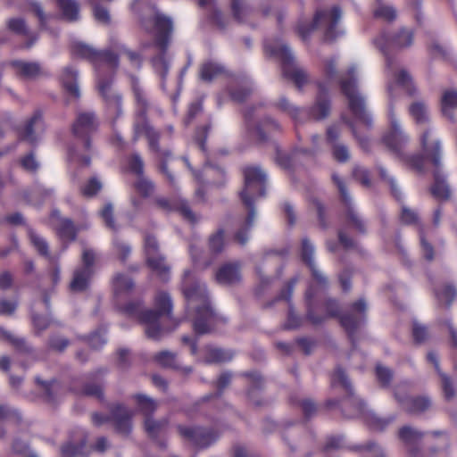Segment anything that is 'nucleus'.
<instances>
[{
  "mask_svg": "<svg viewBox=\"0 0 457 457\" xmlns=\"http://www.w3.org/2000/svg\"><path fill=\"white\" fill-rule=\"evenodd\" d=\"M112 421L118 433L129 435L132 428L134 412L124 404L117 403L110 408Z\"/></svg>",
  "mask_w": 457,
  "mask_h": 457,
  "instance_id": "23",
  "label": "nucleus"
},
{
  "mask_svg": "<svg viewBox=\"0 0 457 457\" xmlns=\"http://www.w3.org/2000/svg\"><path fill=\"white\" fill-rule=\"evenodd\" d=\"M341 16L342 12L338 6L317 11L312 22L297 25V32L303 40H306L312 31L319 29L323 31L324 40L331 42L339 35L337 26Z\"/></svg>",
  "mask_w": 457,
  "mask_h": 457,
  "instance_id": "6",
  "label": "nucleus"
},
{
  "mask_svg": "<svg viewBox=\"0 0 457 457\" xmlns=\"http://www.w3.org/2000/svg\"><path fill=\"white\" fill-rule=\"evenodd\" d=\"M435 295L440 304L445 303L449 308L455 298L456 290L452 286H445L442 290H436Z\"/></svg>",
  "mask_w": 457,
  "mask_h": 457,
  "instance_id": "59",
  "label": "nucleus"
},
{
  "mask_svg": "<svg viewBox=\"0 0 457 457\" xmlns=\"http://www.w3.org/2000/svg\"><path fill=\"white\" fill-rule=\"evenodd\" d=\"M146 265L158 276V278L167 282L170 279V267L167 264L165 257L161 255L150 256L145 259Z\"/></svg>",
  "mask_w": 457,
  "mask_h": 457,
  "instance_id": "31",
  "label": "nucleus"
},
{
  "mask_svg": "<svg viewBox=\"0 0 457 457\" xmlns=\"http://www.w3.org/2000/svg\"><path fill=\"white\" fill-rule=\"evenodd\" d=\"M154 205L161 211L170 212H179L185 220L191 223L197 221L196 215L190 209L187 200L180 197L167 198L159 196L154 200Z\"/></svg>",
  "mask_w": 457,
  "mask_h": 457,
  "instance_id": "19",
  "label": "nucleus"
},
{
  "mask_svg": "<svg viewBox=\"0 0 457 457\" xmlns=\"http://www.w3.org/2000/svg\"><path fill=\"white\" fill-rule=\"evenodd\" d=\"M97 88L104 102L108 116L112 120H116L123 113L121 94L112 87V79L100 77Z\"/></svg>",
  "mask_w": 457,
  "mask_h": 457,
  "instance_id": "15",
  "label": "nucleus"
},
{
  "mask_svg": "<svg viewBox=\"0 0 457 457\" xmlns=\"http://www.w3.org/2000/svg\"><path fill=\"white\" fill-rule=\"evenodd\" d=\"M28 234L31 244L37 253L40 255L50 259L49 246L46 239L37 234L32 228L28 229Z\"/></svg>",
  "mask_w": 457,
  "mask_h": 457,
  "instance_id": "46",
  "label": "nucleus"
},
{
  "mask_svg": "<svg viewBox=\"0 0 457 457\" xmlns=\"http://www.w3.org/2000/svg\"><path fill=\"white\" fill-rule=\"evenodd\" d=\"M394 415L388 418H381L374 413L369 414L367 417V423L369 427L376 431H383L389 424L395 420Z\"/></svg>",
  "mask_w": 457,
  "mask_h": 457,
  "instance_id": "55",
  "label": "nucleus"
},
{
  "mask_svg": "<svg viewBox=\"0 0 457 457\" xmlns=\"http://www.w3.org/2000/svg\"><path fill=\"white\" fill-rule=\"evenodd\" d=\"M168 427V420H155L154 417L145 419V429L149 436L153 438L158 437L162 434Z\"/></svg>",
  "mask_w": 457,
  "mask_h": 457,
  "instance_id": "43",
  "label": "nucleus"
},
{
  "mask_svg": "<svg viewBox=\"0 0 457 457\" xmlns=\"http://www.w3.org/2000/svg\"><path fill=\"white\" fill-rule=\"evenodd\" d=\"M72 54L89 60L95 66L98 79L106 72L113 75L119 66V57L110 50L97 51L88 45L75 42L71 45Z\"/></svg>",
  "mask_w": 457,
  "mask_h": 457,
  "instance_id": "9",
  "label": "nucleus"
},
{
  "mask_svg": "<svg viewBox=\"0 0 457 457\" xmlns=\"http://www.w3.org/2000/svg\"><path fill=\"white\" fill-rule=\"evenodd\" d=\"M428 328L425 325L413 321L412 323V337L416 344L420 345L425 343L428 338Z\"/></svg>",
  "mask_w": 457,
  "mask_h": 457,
  "instance_id": "64",
  "label": "nucleus"
},
{
  "mask_svg": "<svg viewBox=\"0 0 457 457\" xmlns=\"http://www.w3.org/2000/svg\"><path fill=\"white\" fill-rule=\"evenodd\" d=\"M312 273V281L309 284H312L315 289V297L318 295V289L325 290L328 287V278L320 270L316 264L308 267Z\"/></svg>",
  "mask_w": 457,
  "mask_h": 457,
  "instance_id": "47",
  "label": "nucleus"
},
{
  "mask_svg": "<svg viewBox=\"0 0 457 457\" xmlns=\"http://www.w3.org/2000/svg\"><path fill=\"white\" fill-rule=\"evenodd\" d=\"M412 42L413 32L406 29H401L390 34L382 33L374 39V44L386 56L387 71L392 72L399 85L405 87H409L411 85V77L404 69H401L398 72L395 71L396 62L390 56L389 52L408 47L412 45Z\"/></svg>",
  "mask_w": 457,
  "mask_h": 457,
  "instance_id": "4",
  "label": "nucleus"
},
{
  "mask_svg": "<svg viewBox=\"0 0 457 457\" xmlns=\"http://www.w3.org/2000/svg\"><path fill=\"white\" fill-rule=\"evenodd\" d=\"M331 386L335 387L337 386H341L342 388L345 390L346 395H349L350 396H353V387L352 385L351 380L348 378V375L345 371V370L337 366L334 371V373L331 376Z\"/></svg>",
  "mask_w": 457,
  "mask_h": 457,
  "instance_id": "39",
  "label": "nucleus"
},
{
  "mask_svg": "<svg viewBox=\"0 0 457 457\" xmlns=\"http://www.w3.org/2000/svg\"><path fill=\"white\" fill-rule=\"evenodd\" d=\"M85 446L86 438H83L79 445L71 440L66 445H62L61 449L62 457H74L77 454H80Z\"/></svg>",
  "mask_w": 457,
  "mask_h": 457,
  "instance_id": "61",
  "label": "nucleus"
},
{
  "mask_svg": "<svg viewBox=\"0 0 457 457\" xmlns=\"http://www.w3.org/2000/svg\"><path fill=\"white\" fill-rule=\"evenodd\" d=\"M215 280L224 287L238 285L242 280L240 262H231L221 264L215 272Z\"/></svg>",
  "mask_w": 457,
  "mask_h": 457,
  "instance_id": "22",
  "label": "nucleus"
},
{
  "mask_svg": "<svg viewBox=\"0 0 457 457\" xmlns=\"http://www.w3.org/2000/svg\"><path fill=\"white\" fill-rule=\"evenodd\" d=\"M155 310H146L141 314V323L145 325V331L148 338L158 340L167 331L160 326L162 316L171 318L172 300L167 292L160 291L154 297Z\"/></svg>",
  "mask_w": 457,
  "mask_h": 457,
  "instance_id": "7",
  "label": "nucleus"
},
{
  "mask_svg": "<svg viewBox=\"0 0 457 457\" xmlns=\"http://www.w3.org/2000/svg\"><path fill=\"white\" fill-rule=\"evenodd\" d=\"M233 357L234 353L231 350L206 346L204 361L205 363H221L231 361Z\"/></svg>",
  "mask_w": 457,
  "mask_h": 457,
  "instance_id": "34",
  "label": "nucleus"
},
{
  "mask_svg": "<svg viewBox=\"0 0 457 457\" xmlns=\"http://www.w3.org/2000/svg\"><path fill=\"white\" fill-rule=\"evenodd\" d=\"M319 93L314 105L310 110V116L314 120H322L328 116L330 103L328 96V90L324 83H318Z\"/></svg>",
  "mask_w": 457,
  "mask_h": 457,
  "instance_id": "25",
  "label": "nucleus"
},
{
  "mask_svg": "<svg viewBox=\"0 0 457 457\" xmlns=\"http://www.w3.org/2000/svg\"><path fill=\"white\" fill-rule=\"evenodd\" d=\"M409 385L406 382L396 385L394 388V397L401 408L411 415L424 413L432 406V401L428 396L409 397Z\"/></svg>",
  "mask_w": 457,
  "mask_h": 457,
  "instance_id": "14",
  "label": "nucleus"
},
{
  "mask_svg": "<svg viewBox=\"0 0 457 457\" xmlns=\"http://www.w3.org/2000/svg\"><path fill=\"white\" fill-rule=\"evenodd\" d=\"M405 145H386L387 150L396 158L411 165L418 171L424 169L425 161H429L435 166L434 185L431 187L432 195L439 200L446 201L450 198L451 191L445 178L440 170L441 168V151L439 145H425L422 153L409 155L405 149Z\"/></svg>",
  "mask_w": 457,
  "mask_h": 457,
  "instance_id": "1",
  "label": "nucleus"
},
{
  "mask_svg": "<svg viewBox=\"0 0 457 457\" xmlns=\"http://www.w3.org/2000/svg\"><path fill=\"white\" fill-rule=\"evenodd\" d=\"M133 399H135L137 409L145 416V419L153 417L158 408V403L154 399L144 394H137L133 395Z\"/></svg>",
  "mask_w": 457,
  "mask_h": 457,
  "instance_id": "38",
  "label": "nucleus"
},
{
  "mask_svg": "<svg viewBox=\"0 0 457 457\" xmlns=\"http://www.w3.org/2000/svg\"><path fill=\"white\" fill-rule=\"evenodd\" d=\"M339 83L342 93L348 100V106L353 115L358 120L370 125L371 119L366 110L365 99L357 88L355 67L349 68L346 73L340 78Z\"/></svg>",
  "mask_w": 457,
  "mask_h": 457,
  "instance_id": "8",
  "label": "nucleus"
},
{
  "mask_svg": "<svg viewBox=\"0 0 457 457\" xmlns=\"http://www.w3.org/2000/svg\"><path fill=\"white\" fill-rule=\"evenodd\" d=\"M181 290L187 312L210 304L205 285L196 279L189 270L183 273Z\"/></svg>",
  "mask_w": 457,
  "mask_h": 457,
  "instance_id": "11",
  "label": "nucleus"
},
{
  "mask_svg": "<svg viewBox=\"0 0 457 457\" xmlns=\"http://www.w3.org/2000/svg\"><path fill=\"white\" fill-rule=\"evenodd\" d=\"M195 317L193 328L198 336L209 334L215 330L221 320L216 315L210 304L193 310Z\"/></svg>",
  "mask_w": 457,
  "mask_h": 457,
  "instance_id": "18",
  "label": "nucleus"
},
{
  "mask_svg": "<svg viewBox=\"0 0 457 457\" xmlns=\"http://www.w3.org/2000/svg\"><path fill=\"white\" fill-rule=\"evenodd\" d=\"M128 168L137 177L144 175V161L138 154H133L127 159Z\"/></svg>",
  "mask_w": 457,
  "mask_h": 457,
  "instance_id": "62",
  "label": "nucleus"
},
{
  "mask_svg": "<svg viewBox=\"0 0 457 457\" xmlns=\"http://www.w3.org/2000/svg\"><path fill=\"white\" fill-rule=\"evenodd\" d=\"M50 219L53 220V229L57 237L66 245L77 240L80 229L87 228L86 225H75L71 219L62 216L58 209H54L51 212Z\"/></svg>",
  "mask_w": 457,
  "mask_h": 457,
  "instance_id": "16",
  "label": "nucleus"
},
{
  "mask_svg": "<svg viewBox=\"0 0 457 457\" xmlns=\"http://www.w3.org/2000/svg\"><path fill=\"white\" fill-rule=\"evenodd\" d=\"M198 5L202 8L212 9V20L213 22L220 27V29H224L226 26L224 17L222 13L214 8V0H198Z\"/></svg>",
  "mask_w": 457,
  "mask_h": 457,
  "instance_id": "58",
  "label": "nucleus"
},
{
  "mask_svg": "<svg viewBox=\"0 0 457 457\" xmlns=\"http://www.w3.org/2000/svg\"><path fill=\"white\" fill-rule=\"evenodd\" d=\"M150 19L141 18L140 22L145 30H154V46L158 50V54L152 59L154 71L163 81L169 71V62L166 53L173 32L171 19L155 10L154 6L147 5Z\"/></svg>",
  "mask_w": 457,
  "mask_h": 457,
  "instance_id": "3",
  "label": "nucleus"
},
{
  "mask_svg": "<svg viewBox=\"0 0 457 457\" xmlns=\"http://www.w3.org/2000/svg\"><path fill=\"white\" fill-rule=\"evenodd\" d=\"M244 188L240 192V198L247 208V216L242 228L234 236V239L240 245L244 246L249 239V230L253 225L255 219L254 201L265 195L266 174L259 167H245L243 170Z\"/></svg>",
  "mask_w": 457,
  "mask_h": 457,
  "instance_id": "2",
  "label": "nucleus"
},
{
  "mask_svg": "<svg viewBox=\"0 0 457 457\" xmlns=\"http://www.w3.org/2000/svg\"><path fill=\"white\" fill-rule=\"evenodd\" d=\"M224 72V67L213 61H207L201 65L200 78L207 82Z\"/></svg>",
  "mask_w": 457,
  "mask_h": 457,
  "instance_id": "42",
  "label": "nucleus"
},
{
  "mask_svg": "<svg viewBox=\"0 0 457 457\" xmlns=\"http://www.w3.org/2000/svg\"><path fill=\"white\" fill-rule=\"evenodd\" d=\"M134 187L143 197H149L154 191V184L145 175L137 177Z\"/></svg>",
  "mask_w": 457,
  "mask_h": 457,
  "instance_id": "56",
  "label": "nucleus"
},
{
  "mask_svg": "<svg viewBox=\"0 0 457 457\" xmlns=\"http://www.w3.org/2000/svg\"><path fill=\"white\" fill-rule=\"evenodd\" d=\"M231 11L238 22L247 21L253 14V9L248 0H231Z\"/></svg>",
  "mask_w": 457,
  "mask_h": 457,
  "instance_id": "35",
  "label": "nucleus"
},
{
  "mask_svg": "<svg viewBox=\"0 0 457 457\" xmlns=\"http://www.w3.org/2000/svg\"><path fill=\"white\" fill-rule=\"evenodd\" d=\"M4 337L19 352L23 353H32V347L26 342L24 338L15 337L11 332L3 331Z\"/></svg>",
  "mask_w": 457,
  "mask_h": 457,
  "instance_id": "54",
  "label": "nucleus"
},
{
  "mask_svg": "<svg viewBox=\"0 0 457 457\" xmlns=\"http://www.w3.org/2000/svg\"><path fill=\"white\" fill-rule=\"evenodd\" d=\"M351 312L340 316V324L345 329L349 338L353 342L357 329L364 323L366 319L367 303L364 299L351 304Z\"/></svg>",
  "mask_w": 457,
  "mask_h": 457,
  "instance_id": "17",
  "label": "nucleus"
},
{
  "mask_svg": "<svg viewBox=\"0 0 457 457\" xmlns=\"http://www.w3.org/2000/svg\"><path fill=\"white\" fill-rule=\"evenodd\" d=\"M410 112L419 124H425L428 121V109L423 102L413 103L410 106Z\"/></svg>",
  "mask_w": 457,
  "mask_h": 457,
  "instance_id": "48",
  "label": "nucleus"
},
{
  "mask_svg": "<svg viewBox=\"0 0 457 457\" xmlns=\"http://www.w3.org/2000/svg\"><path fill=\"white\" fill-rule=\"evenodd\" d=\"M42 123V112L41 111H36L32 117L25 124L24 128L21 132V139L27 141L35 140L34 132L35 128L38 127Z\"/></svg>",
  "mask_w": 457,
  "mask_h": 457,
  "instance_id": "45",
  "label": "nucleus"
},
{
  "mask_svg": "<svg viewBox=\"0 0 457 457\" xmlns=\"http://www.w3.org/2000/svg\"><path fill=\"white\" fill-rule=\"evenodd\" d=\"M408 139L398 120L390 113V128L385 137V143H402Z\"/></svg>",
  "mask_w": 457,
  "mask_h": 457,
  "instance_id": "40",
  "label": "nucleus"
},
{
  "mask_svg": "<svg viewBox=\"0 0 457 457\" xmlns=\"http://www.w3.org/2000/svg\"><path fill=\"white\" fill-rule=\"evenodd\" d=\"M243 377L250 379V386L247 390L249 401L255 406H262L264 401L260 396V392L263 389V379L257 372H245Z\"/></svg>",
  "mask_w": 457,
  "mask_h": 457,
  "instance_id": "26",
  "label": "nucleus"
},
{
  "mask_svg": "<svg viewBox=\"0 0 457 457\" xmlns=\"http://www.w3.org/2000/svg\"><path fill=\"white\" fill-rule=\"evenodd\" d=\"M11 65L16 70L19 77L33 79L41 74V66L36 62L13 61Z\"/></svg>",
  "mask_w": 457,
  "mask_h": 457,
  "instance_id": "29",
  "label": "nucleus"
},
{
  "mask_svg": "<svg viewBox=\"0 0 457 457\" xmlns=\"http://www.w3.org/2000/svg\"><path fill=\"white\" fill-rule=\"evenodd\" d=\"M150 150L160 161L161 171L166 176L170 184L173 186L175 184V177L168 170L166 162V161L171 156L170 151L168 149H162L160 145H151Z\"/></svg>",
  "mask_w": 457,
  "mask_h": 457,
  "instance_id": "36",
  "label": "nucleus"
},
{
  "mask_svg": "<svg viewBox=\"0 0 457 457\" xmlns=\"http://www.w3.org/2000/svg\"><path fill=\"white\" fill-rule=\"evenodd\" d=\"M218 436L212 430L205 428L199 427V433L195 441V447L206 448L214 443Z\"/></svg>",
  "mask_w": 457,
  "mask_h": 457,
  "instance_id": "51",
  "label": "nucleus"
},
{
  "mask_svg": "<svg viewBox=\"0 0 457 457\" xmlns=\"http://www.w3.org/2000/svg\"><path fill=\"white\" fill-rule=\"evenodd\" d=\"M332 179L334 183L337 185V187L340 193V196L342 201L347 206V218L352 224V226L361 234L366 233V227L363 220L358 216V214L353 210L351 207V196L347 190L346 185L345 181L339 178L338 175L333 174Z\"/></svg>",
  "mask_w": 457,
  "mask_h": 457,
  "instance_id": "21",
  "label": "nucleus"
},
{
  "mask_svg": "<svg viewBox=\"0 0 457 457\" xmlns=\"http://www.w3.org/2000/svg\"><path fill=\"white\" fill-rule=\"evenodd\" d=\"M363 410L364 403L360 398L354 394L353 396L346 395L342 406V411L346 418L357 417L362 413Z\"/></svg>",
  "mask_w": 457,
  "mask_h": 457,
  "instance_id": "37",
  "label": "nucleus"
},
{
  "mask_svg": "<svg viewBox=\"0 0 457 457\" xmlns=\"http://www.w3.org/2000/svg\"><path fill=\"white\" fill-rule=\"evenodd\" d=\"M266 49L271 54L278 57L282 63L283 76L294 81L298 88H301L308 81L306 71L296 65L291 49L285 44L272 46L266 45Z\"/></svg>",
  "mask_w": 457,
  "mask_h": 457,
  "instance_id": "10",
  "label": "nucleus"
},
{
  "mask_svg": "<svg viewBox=\"0 0 457 457\" xmlns=\"http://www.w3.org/2000/svg\"><path fill=\"white\" fill-rule=\"evenodd\" d=\"M93 274L94 270L81 268L76 269L70 283V290L75 293L87 290Z\"/></svg>",
  "mask_w": 457,
  "mask_h": 457,
  "instance_id": "30",
  "label": "nucleus"
},
{
  "mask_svg": "<svg viewBox=\"0 0 457 457\" xmlns=\"http://www.w3.org/2000/svg\"><path fill=\"white\" fill-rule=\"evenodd\" d=\"M94 18L99 23L109 25L111 22V15L108 9L100 4L99 0H90Z\"/></svg>",
  "mask_w": 457,
  "mask_h": 457,
  "instance_id": "49",
  "label": "nucleus"
},
{
  "mask_svg": "<svg viewBox=\"0 0 457 457\" xmlns=\"http://www.w3.org/2000/svg\"><path fill=\"white\" fill-rule=\"evenodd\" d=\"M130 87L136 104L134 139H145L149 143H157L160 139L159 133L150 125L147 120V112L150 110L151 103L147 94L141 86L138 78L129 76Z\"/></svg>",
  "mask_w": 457,
  "mask_h": 457,
  "instance_id": "5",
  "label": "nucleus"
},
{
  "mask_svg": "<svg viewBox=\"0 0 457 457\" xmlns=\"http://www.w3.org/2000/svg\"><path fill=\"white\" fill-rule=\"evenodd\" d=\"M36 382L41 386L44 392V399L48 403H55L62 395V388L56 380L44 381L37 377Z\"/></svg>",
  "mask_w": 457,
  "mask_h": 457,
  "instance_id": "32",
  "label": "nucleus"
},
{
  "mask_svg": "<svg viewBox=\"0 0 457 457\" xmlns=\"http://www.w3.org/2000/svg\"><path fill=\"white\" fill-rule=\"evenodd\" d=\"M61 81L67 93L79 99L80 92L78 85V71L72 67H65L61 75Z\"/></svg>",
  "mask_w": 457,
  "mask_h": 457,
  "instance_id": "28",
  "label": "nucleus"
},
{
  "mask_svg": "<svg viewBox=\"0 0 457 457\" xmlns=\"http://www.w3.org/2000/svg\"><path fill=\"white\" fill-rule=\"evenodd\" d=\"M8 29L13 33L25 37L28 41L25 44L26 48L31 47V46L37 41V35L31 32L22 18H12L7 22Z\"/></svg>",
  "mask_w": 457,
  "mask_h": 457,
  "instance_id": "27",
  "label": "nucleus"
},
{
  "mask_svg": "<svg viewBox=\"0 0 457 457\" xmlns=\"http://www.w3.org/2000/svg\"><path fill=\"white\" fill-rule=\"evenodd\" d=\"M254 107H248L244 112L245 123L249 139L262 142L275 141L282 132L281 126L271 118H265L262 122L255 128H252Z\"/></svg>",
  "mask_w": 457,
  "mask_h": 457,
  "instance_id": "13",
  "label": "nucleus"
},
{
  "mask_svg": "<svg viewBox=\"0 0 457 457\" xmlns=\"http://www.w3.org/2000/svg\"><path fill=\"white\" fill-rule=\"evenodd\" d=\"M70 345V340L59 335L51 336L47 342L50 350L62 353Z\"/></svg>",
  "mask_w": 457,
  "mask_h": 457,
  "instance_id": "63",
  "label": "nucleus"
},
{
  "mask_svg": "<svg viewBox=\"0 0 457 457\" xmlns=\"http://www.w3.org/2000/svg\"><path fill=\"white\" fill-rule=\"evenodd\" d=\"M224 237H225V231L222 228H220L219 230H217L215 233L212 234L209 237V240H208L209 250L212 253L218 254V253H220L224 250V247H225Z\"/></svg>",
  "mask_w": 457,
  "mask_h": 457,
  "instance_id": "50",
  "label": "nucleus"
},
{
  "mask_svg": "<svg viewBox=\"0 0 457 457\" xmlns=\"http://www.w3.org/2000/svg\"><path fill=\"white\" fill-rule=\"evenodd\" d=\"M314 246L308 237H303L301 244V257L303 262L308 266L314 265Z\"/></svg>",
  "mask_w": 457,
  "mask_h": 457,
  "instance_id": "57",
  "label": "nucleus"
},
{
  "mask_svg": "<svg viewBox=\"0 0 457 457\" xmlns=\"http://www.w3.org/2000/svg\"><path fill=\"white\" fill-rule=\"evenodd\" d=\"M441 111L445 117L454 120V110H457V90L451 88L443 92L441 100Z\"/></svg>",
  "mask_w": 457,
  "mask_h": 457,
  "instance_id": "33",
  "label": "nucleus"
},
{
  "mask_svg": "<svg viewBox=\"0 0 457 457\" xmlns=\"http://www.w3.org/2000/svg\"><path fill=\"white\" fill-rule=\"evenodd\" d=\"M134 288L133 280L121 273H117L112 278V289L116 296L127 294L132 291Z\"/></svg>",
  "mask_w": 457,
  "mask_h": 457,
  "instance_id": "41",
  "label": "nucleus"
},
{
  "mask_svg": "<svg viewBox=\"0 0 457 457\" xmlns=\"http://www.w3.org/2000/svg\"><path fill=\"white\" fill-rule=\"evenodd\" d=\"M315 289L313 285L308 286L305 292L304 301L307 308L306 318L313 325L322 324L327 319L338 318L340 320L341 307L339 302L331 297H328L323 302V309L325 313L320 315L316 313L315 310Z\"/></svg>",
  "mask_w": 457,
  "mask_h": 457,
  "instance_id": "12",
  "label": "nucleus"
},
{
  "mask_svg": "<svg viewBox=\"0 0 457 457\" xmlns=\"http://www.w3.org/2000/svg\"><path fill=\"white\" fill-rule=\"evenodd\" d=\"M96 114L92 112H79L72 125V132L78 137L83 138L97 128Z\"/></svg>",
  "mask_w": 457,
  "mask_h": 457,
  "instance_id": "24",
  "label": "nucleus"
},
{
  "mask_svg": "<svg viewBox=\"0 0 457 457\" xmlns=\"http://www.w3.org/2000/svg\"><path fill=\"white\" fill-rule=\"evenodd\" d=\"M61 9L62 16L69 21L79 19V4L75 0H54Z\"/></svg>",
  "mask_w": 457,
  "mask_h": 457,
  "instance_id": "44",
  "label": "nucleus"
},
{
  "mask_svg": "<svg viewBox=\"0 0 457 457\" xmlns=\"http://www.w3.org/2000/svg\"><path fill=\"white\" fill-rule=\"evenodd\" d=\"M378 6L374 11L376 18L383 19L387 21H394L396 18L395 9L389 4L382 2V0H376Z\"/></svg>",
  "mask_w": 457,
  "mask_h": 457,
  "instance_id": "53",
  "label": "nucleus"
},
{
  "mask_svg": "<svg viewBox=\"0 0 457 457\" xmlns=\"http://www.w3.org/2000/svg\"><path fill=\"white\" fill-rule=\"evenodd\" d=\"M295 152L283 149L280 145L276 147L275 162L283 169H289L294 162Z\"/></svg>",
  "mask_w": 457,
  "mask_h": 457,
  "instance_id": "52",
  "label": "nucleus"
},
{
  "mask_svg": "<svg viewBox=\"0 0 457 457\" xmlns=\"http://www.w3.org/2000/svg\"><path fill=\"white\" fill-rule=\"evenodd\" d=\"M423 436V432L410 426H403L399 429L398 437L403 443L409 457H426L419 447Z\"/></svg>",
  "mask_w": 457,
  "mask_h": 457,
  "instance_id": "20",
  "label": "nucleus"
},
{
  "mask_svg": "<svg viewBox=\"0 0 457 457\" xmlns=\"http://www.w3.org/2000/svg\"><path fill=\"white\" fill-rule=\"evenodd\" d=\"M176 428L182 439L189 442L194 446L195 445L196 437L199 433V427L178 425Z\"/></svg>",
  "mask_w": 457,
  "mask_h": 457,
  "instance_id": "60",
  "label": "nucleus"
}]
</instances>
